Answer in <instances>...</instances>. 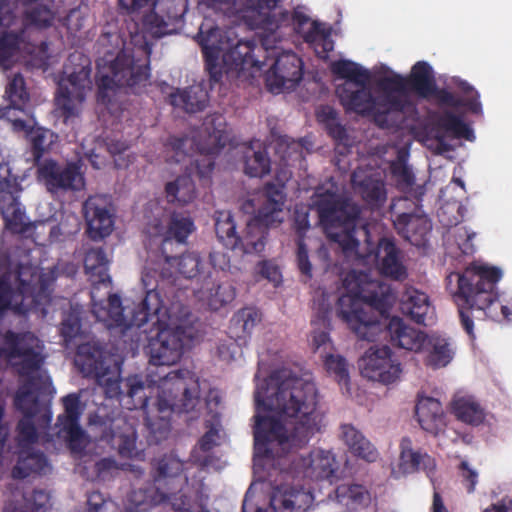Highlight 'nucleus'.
I'll return each mask as SVG.
<instances>
[{"label": "nucleus", "instance_id": "1", "mask_svg": "<svg viewBox=\"0 0 512 512\" xmlns=\"http://www.w3.org/2000/svg\"><path fill=\"white\" fill-rule=\"evenodd\" d=\"M254 399L255 455L283 459V465L288 462L285 470L294 479L327 480L332 484L337 467L331 452L314 450L308 456L296 453L321 428L315 384L281 370L257 385Z\"/></svg>", "mask_w": 512, "mask_h": 512}, {"label": "nucleus", "instance_id": "2", "mask_svg": "<svg viewBox=\"0 0 512 512\" xmlns=\"http://www.w3.org/2000/svg\"><path fill=\"white\" fill-rule=\"evenodd\" d=\"M75 362L85 375L104 382L108 398H117L129 410H143L145 426L156 442L167 438L170 433V415L174 410L187 413L199 402L198 381L188 369L171 370L165 374L163 371H150L148 381L161 390L155 399H151L138 375L125 379L105 378L109 367L99 346L90 343L80 345Z\"/></svg>", "mask_w": 512, "mask_h": 512}, {"label": "nucleus", "instance_id": "3", "mask_svg": "<svg viewBox=\"0 0 512 512\" xmlns=\"http://www.w3.org/2000/svg\"><path fill=\"white\" fill-rule=\"evenodd\" d=\"M346 295L339 297L336 314L362 340H387L392 346L419 352L427 334L408 326L399 317L382 325L379 319L363 308L367 304L385 319L397 300L391 285L373 279L369 273L352 270L343 279Z\"/></svg>", "mask_w": 512, "mask_h": 512}, {"label": "nucleus", "instance_id": "4", "mask_svg": "<svg viewBox=\"0 0 512 512\" xmlns=\"http://www.w3.org/2000/svg\"><path fill=\"white\" fill-rule=\"evenodd\" d=\"M38 337L30 331L0 332V357L9 360L19 377L25 381L18 388L14 405L23 414L17 424L18 439L21 446L34 444L38 440L33 418L41 414L45 423L52 419L51 399L55 390L48 377L34 375L44 364V356Z\"/></svg>", "mask_w": 512, "mask_h": 512}, {"label": "nucleus", "instance_id": "5", "mask_svg": "<svg viewBox=\"0 0 512 512\" xmlns=\"http://www.w3.org/2000/svg\"><path fill=\"white\" fill-rule=\"evenodd\" d=\"M456 276L458 289L454 299L461 325L470 337H474V312L495 321L511 320L512 299L507 304L498 300L496 285L502 278L500 268L473 264Z\"/></svg>", "mask_w": 512, "mask_h": 512}, {"label": "nucleus", "instance_id": "6", "mask_svg": "<svg viewBox=\"0 0 512 512\" xmlns=\"http://www.w3.org/2000/svg\"><path fill=\"white\" fill-rule=\"evenodd\" d=\"M380 94L373 96L367 84L344 83L336 87V95L347 113L372 116L375 124L382 129L399 126L400 115L411 105L401 95L402 75L393 74L381 78L378 83Z\"/></svg>", "mask_w": 512, "mask_h": 512}, {"label": "nucleus", "instance_id": "7", "mask_svg": "<svg viewBox=\"0 0 512 512\" xmlns=\"http://www.w3.org/2000/svg\"><path fill=\"white\" fill-rule=\"evenodd\" d=\"M196 39L203 53L205 69L214 83L222 79L220 57L226 72L262 66L253 55L255 43L238 39L233 28L221 29L211 23H202Z\"/></svg>", "mask_w": 512, "mask_h": 512}, {"label": "nucleus", "instance_id": "8", "mask_svg": "<svg viewBox=\"0 0 512 512\" xmlns=\"http://www.w3.org/2000/svg\"><path fill=\"white\" fill-rule=\"evenodd\" d=\"M402 81L401 95L407 99L410 93H415L423 99L433 97L440 106L464 107L473 114L482 112L480 95L472 85L460 78L454 79V84L463 94V97L456 96L446 88H439L432 67L425 61L416 62L412 66L410 74L402 76Z\"/></svg>", "mask_w": 512, "mask_h": 512}, {"label": "nucleus", "instance_id": "9", "mask_svg": "<svg viewBox=\"0 0 512 512\" xmlns=\"http://www.w3.org/2000/svg\"><path fill=\"white\" fill-rule=\"evenodd\" d=\"M313 206L319 223L331 241L337 243L346 254L358 248L356 233L360 208L357 204L327 190L315 195Z\"/></svg>", "mask_w": 512, "mask_h": 512}, {"label": "nucleus", "instance_id": "10", "mask_svg": "<svg viewBox=\"0 0 512 512\" xmlns=\"http://www.w3.org/2000/svg\"><path fill=\"white\" fill-rule=\"evenodd\" d=\"M17 290L13 291L10 276L0 277V317L11 308L20 315L41 312L46 314V306L51 301L48 284L29 265L18 264L16 269Z\"/></svg>", "mask_w": 512, "mask_h": 512}, {"label": "nucleus", "instance_id": "11", "mask_svg": "<svg viewBox=\"0 0 512 512\" xmlns=\"http://www.w3.org/2000/svg\"><path fill=\"white\" fill-rule=\"evenodd\" d=\"M150 60L147 54L143 59L136 58L126 50H121L107 66V72L97 78V101L102 104L110 102V91L127 88L139 94L148 84L150 78Z\"/></svg>", "mask_w": 512, "mask_h": 512}, {"label": "nucleus", "instance_id": "12", "mask_svg": "<svg viewBox=\"0 0 512 512\" xmlns=\"http://www.w3.org/2000/svg\"><path fill=\"white\" fill-rule=\"evenodd\" d=\"M284 183L277 185L268 182L264 186L265 201L258 209L257 214L251 218L245 231L239 235V244L236 250L244 254H260L264 251L268 236V229L282 223L280 217L285 204Z\"/></svg>", "mask_w": 512, "mask_h": 512}, {"label": "nucleus", "instance_id": "13", "mask_svg": "<svg viewBox=\"0 0 512 512\" xmlns=\"http://www.w3.org/2000/svg\"><path fill=\"white\" fill-rule=\"evenodd\" d=\"M91 60L81 52L69 55L64 65L65 77L58 86L55 102L61 115L68 120L78 114V105L86 97L87 91L92 89Z\"/></svg>", "mask_w": 512, "mask_h": 512}, {"label": "nucleus", "instance_id": "14", "mask_svg": "<svg viewBox=\"0 0 512 512\" xmlns=\"http://www.w3.org/2000/svg\"><path fill=\"white\" fill-rule=\"evenodd\" d=\"M119 6L134 21L131 35L143 33L158 39L173 33L180 21L172 2L164 6L154 0H119Z\"/></svg>", "mask_w": 512, "mask_h": 512}, {"label": "nucleus", "instance_id": "15", "mask_svg": "<svg viewBox=\"0 0 512 512\" xmlns=\"http://www.w3.org/2000/svg\"><path fill=\"white\" fill-rule=\"evenodd\" d=\"M159 318V321L157 318L149 321L157 330L156 336L149 339L146 348L149 363L156 367L171 366L183 355L185 329L174 323L162 300Z\"/></svg>", "mask_w": 512, "mask_h": 512}, {"label": "nucleus", "instance_id": "16", "mask_svg": "<svg viewBox=\"0 0 512 512\" xmlns=\"http://www.w3.org/2000/svg\"><path fill=\"white\" fill-rule=\"evenodd\" d=\"M21 59L37 68L46 66L49 60L47 41L35 42L20 28L0 31V68L9 70Z\"/></svg>", "mask_w": 512, "mask_h": 512}, {"label": "nucleus", "instance_id": "17", "mask_svg": "<svg viewBox=\"0 0 512 512\" xmlns=\"http://www.w3.org/2000/svg\"><path fill=\"white\" fill-rule=\"evenodd\" d=\"M365 236V244L352 251L366 264H375L379 273L393 280L402 281L407 278L408 272L404 264V253L397 246L395 240L389 237H382L374 245L369 239V231L363 226L361 228Z\"/></svg>", "mask_w": 512, "mask_h": 512}, {"label": "nucleus", "instance_id": "18", "mask_svg": "<svg viewBox=\"0 0 512 512\" xmlns=\"http://www.w3.org/2000/svg\"><path fill=\"white\" fill-rule=\"evenodd\" d=\"M146 289V295L142 302L131 311V315H125V309H112L104 307L102 304L94 303L93 313L99 321L106 323L108 328H122L124 330L132 327L142 328L153 318L159 321V312L161 311L160 293L155 289H148L146 280L143 278Z\"/></svg>", "mask_w": 512, "mask_h": 512}, {"label": "nucleus", "instance_id": "19", "mask_svg": "<svg viewBox=\"0 0 512 512\" xmlns=\"http://www.w3.org/2000/svg\"><path fill=\"white\" fill-rule=\"evenodd\" d=\"M181 489L168 487V491L164 492L161 487L154 484H146L138 489H133L127 495L125 512H148L166 502H169L176 512H192L190 510V499L181 492ZM242 512H247L246 499L242 505ZM257 512H262V509L258 508Z\"/></svg>", "mask_w": 512, "mask_h": 512}, {"label": "nucleus", "instance_id": "20", "mask_svg": "<svg viewBox=\"0 0 512 512\" xmlns=\"http://www.w3.org/2000/svg\"><path fill=\"white\" fill-rule=\"evenodd\" d=\"M37 176L48 192H77L85 187V178L80 167L73 163L60 165L53 159H46L37 166Z\"/></svg>", "mask_w": 512, "mask_h": 512}, {"label": "nucleus", "instance_id": "21", "mask_svg": "<svg viewBox=\"0 0 512 512\" xmlns=\"http://www.w3.org/2000/svg\"><path fill=\"white\" fill-rule=\"evenodd\" d=\"M64 413L57 417V435L62 437L72 452H82L85 448V431L80 426V418L84 411L78 393H70L62 399Z\"/></svg>", "mask_w": 512, "mask_h": 512}, {"label": "nucleus", "instance_id": "22", "mask_svg": "<svg viewBox=\"0 0 512 512\" xmlns=\"http://www.w3.org/2000/svg\"><path fill=\"white\" fill-rule=\"evenodd\" d=\"M22 191L20 183L14 176L0 179V214L5 228L12 234H23L30 228L26 221L25 209L19 202Z\"/></svg>", "mask_w": 512, "mask_h": 512}, {"label": "nucleus", "instance_id": "23", "mask_svg": "<svg viewBox=\"0 0 512 512\" xmlns=\"http://www.w3.org/2000/svg\"><path fill=\"white\" fill-rule=\"evenodd\" d=\"M363 377L388 385L399 379L402 372L400 363L392 359V351L387 346L370 347L359 360Z\"/></svg>", "mask_w": 512, "mask_h": 512}, {"label": "nucleus", "instance_id": "24", "mask_svg": "<svg viewBox=\"0 0 512 512\" xmlns=\"http://www.w3.org/2000/svg\"><path fill=\"white\" fill-rule=\"evenodd\" d=\"M194 230L195 225L191 217L181 212L171 213L167 226H164L160 220H155L146 227L150 237H161L160 249L166 263H170L172 259L168 246H172L173 242L185 244Z\"/></svg>", "mask_w": 512, "mask_h": 512}, {"label": "nucleus", "instance_id": "25", "mask_svg": "<svg viewBox=\"0 0 512 512\" xmlns=\"http://www.w3.org/2000/svg\"><path fill=\"white\" fill-rule=\"evenodd\" d=\"M303 78V61L292 51L278 55L266 75V86L272 93H279L283 88L291 89Z\"/></svg>", "mask_w": 512, "mask_h": 512}, {"label": "nucleus", "instance_id": "26", "mask_svg": "<svg viewBox=\"0 0 512 512\" xmlns=\"http://www.w3.org/2000/svg\"><path fill=\"white\" fill-rule=\"evenodd\" d=\"M411 203L407 198H399L391 206V213L394 217L393 224L398 234L415 246H423L428 241V235L432 230L430 219L418 212L396 213L395 209L399 205Z\"/></svg>", "mask_w": 512, "mask_h": 512}, {"label": "nucleus", "instance_id": "27", "mask_svg": "<svg viewBox=\"0 0 512 512\" xmlns=\"http://www.w3.org/2000/svg\"><path fill=\"white\" fill-rule=\"evenodd\" d=\"M83 213L87 223V234L94 241L109 236L114 227V217L108 207L107 198L90 196L83 203Z\"/></svg>", "mask_w": 512, "mask_h": 512}, {"label": "nucleus", "instance_id": "28", "mask_svg": "<svg viewBox=\"0 0 512 512\" xmlns=\"http://www.w3.org/2000/svg\"><path fill=\"white\" fill-rule=\"evenodd\" d=\"M5 95L9 100V105L0 109V117L6 118L11 123L13 131H26L29 123L16 115V112L28 115L25 106L30 99L24 77L20 73L10 79L5 89Z\"/></svg>", "mask_w": 512, "mask_h": 512}, {"label": "nucleus", "instance_id": "29", "mask_svg": "<svg viewBox=\"0 0 512 512\" xmlns=\"http://www.w3.org/2000/svg\"><path fill=\"white\" fill-rule=\"evenodd\" d=\"M354 190L371 208H380L387 199L385 183L379 174L364 169H356L351 175Z\"/></svg>", "mask_w": 512, "mask_h": 512}, {"label": "nucleus", "instance_id": "30", "mask_svg": "<svg viewBox=\"0 0 512 512\" xmlns=\"http://www.w3.org/2000/svg\"><path fill=\"white\" fill-rule=\"evenodd\" d=\"M419 352L424 353L425 366L434 370L446 367L454 358L455 348L452 342L441 335H426Z\"/></svg>", "mask_w": 512, "mask_h": 512}, {"label": "nucleus", "instance_id": "31", "mask_svg": "<svg viewBox=\"0 0 512 512\" xmlns=\"http://www.w3.org/2000/svg\"><path fill=\"white\" fill-rule=\"evenodd\" d=\"M415 415L421 428L437 435L446 425L441 402L433 397L418 395Z\"/></svg>", "mask_w": 512, "mask_h": 512}, {"label": "nucleus", "instance_id": "32", "mask_svg": "<svg viewBox=\"0 0 512 512\" xmlns=\"http://www.w3.org/2000/svg\"><path fill=\"white\" fill-rule=\"evenodd\" d=\"M312 502L311 491L303 486L278 489L270 500L275 512H305Z\"/></svg>", "mask_w": 512, "mask_h": 512}, {"label": "nucleus", "instance_id": "33", "mask_svg": "<svg viewBox=\"0 0 512 512\" xmlns=\"http://www.w3.org/2000/svg\"><path fill=\"white\" fill-rule=\"evenodd\" d=\"M183 471L184 462L172 455H164L157 462L153 484L158 487L171 485L172 489L182 488L188 481Z\"/></svg>", "mask_w": 512, "mask_h": 512}, {"label": "nucleus", "instance_id": "34", "mask_svg": "<svg viewBox=\"0 0 512 512\" xmlns=\"http://www.w3.org/2000/svg\"><path fill=\"white\" fill-rule=\"evenodd\" d=\"M209 101L208 92L200 85H192L185 89L177 88L169 95V103L187 113L203 111Z\"/></svg>", "mask_w": 512, "mask_h": 512}, {"label": "nucleus", "instance_id": "35", "mask_svg": "<svg viewBox=\"0 0 512 512\" xmlns=\"http://www.w3.org/2000/svg\"><path fill=\"white\" fill-rule=\"evenodd\" d=\"M399 305L404 315L418 324H424L430 310V300L426 293L411 286L406 287L400 296Z\"/></svg>", "mask_w": 512, "mask_h": 512}, {"label": "nucleus", "instance_id": "36", "mask_svg": "<svg viewBox=\"0 0 512 512\" xmlns=\"http://www.w3.org/2000/svg\"><path fill=\"white\" fill-rule=\"evenodd\" d=\"M110 261L102 247L88 249L84 257V269L92 285L109 286L111 277L108 274Z\"/></svg>", "mask_w": 512, "mask_h": 512}, {"label": "nucleus", "instance_id": "37", "mask_svg": "<svg viewBox=\"0 0 512 512\" xmlns=\"http://www.w3.org/2000/svg\"><path fill=\"white\" fill-rule=\"evenodd\" d=\"M410 438L405 437L401 440L400 448V466L405 472H416L423 470L427 476L431 477L436 468L434 458L427 453H421L412 449Z\"/></svg>", "mask_w": 512, "mask_h": 512}, {"label": "nucleus", "instance_id": "38", "mask_svg": "<svg viewBox=\"0 0 512 512\" xmlns=\"http://www.w3.org/2000/svg\"><path fill=\"white\" fill-rule=\"evenodd\" d=\"M331 36V26L315 20L311 22L310 28L303 33L302 38L313 48L319 58L326 59L334 49V41Z\"/></svg>", "mask_w": 512, "mask_h": 512}, {"label": "nucleus", "instance_id": "39", "mask_svg": "<svg viewBox=\"0 0 512 512\" xmlns=\"http://www.w3.org/2000/svg\"><path fill=\"white\" fill-rule=\"evenodd\" d=\"M341 430L345 444L355 456L367 462L377 460L379 455L377 449L359 430L351 424L342 425Z\"/></svg>", "mask_w": 512, "mask_h": 512}, {"label": "nucleus", "instance_id": "40", "mask_svg": "<svg viewBox=\"0 0 512 512\" xmlns=\"http://www.w3.org/2000/svg\"><path fill=\"white\" fill-rule=\"evenodd\" d=\"M271 171V161L259 141L251 142L244 152V172L250 177L263 178Z\"/></svg>", "mask_w": 512, "mask_h": 512}, {"label": "nucleus", "instance_id": "41", "mask_svg": "<svg viewBox=\"0 0 512 512\" xmlns=\"http://www.w3.org/2000/svg\"><path fill=\"white\" fill-rule=\"evenodd\" d=\"M261 320L259 312L252 307H246L238 310L230 319L228 326L229 336L237 342L245 343L254 329L255 325Z\"/></svg>", "mask_w": 512, "mask_h": 512}, {"label": "nucleus", "instance_id": "42", "mask_svg": "<svg viewBox=\"0 0 512 512\" xmlns=\"http://www.w3.org/2000/svg\"><path fill=\"white\" fill-rule=\"evenodd\" d=\"M452 413L466 424L478 426L485 420V409L473 396H458L451 403Z\"/></svg>", "mask_w": 512, "mask_h": 512}, {"label": "nucleus", "instance_id": "43", "mask_svg": "<svg viewBox=\"0 0 512 512\" xmlns=\"http://www.w3.org/2000/svg\"><path fill=\"white\" fill-rule=\"evenodd\" d=\"M110 437L117 441L122 455L130 454L135 449L136 429L125 417L118 416L110 423Z\"/></svg>", "mask_w": 512, "mask_h": 512}, {"label": "nucleus", "instance_id": "44", "mask_svg": "<svg viewBox=\"0 0 512 512\" xmlns=\"http://www.w3.org/2000/svg\"><path fill=\"white\" fill-rule=\"evenodd\" d=\"M55 19L54 12L47 6L38 5L27 9L22 15L21 30L31 39L34 31H41L53 25Z\"/></svg>", "mask_w": 512, "mask_h": 512}, {"label": "nucleus", "instance_id": "45", "mask_svg": "<svg viewBox=\"0 0 512 512\" xmlns=\"http://www.w3.org/2000/svg\"><path fill=\"white\" fill-rule=\"evenodd\" d=\"M47 464V458L42 452L23 450L12 468L11 475L14 479H25L32 474L43 472Z\"/></svg>", "mask_w": 512, "mask_h": 512}, {"label": "nucleus", "instance_id": "46", "mask_svg": "<svg viewBox=\"0 0 512 512\" xmlns=\"http://www.w3.org/2000/svg\"><path fill=\"white\" fill-rule=\"evenodd\" d=\"M165 195L169 203L183 206L196 197L195 184L189 176H178L166 183Z\"/></svg>", "mask_w": 512, "mask_h": 512}, {"label": "nucleus", "instance_id": "47", "mask_svg": "<svg viewBox=\"0 0 512 512\" xmlns=\"http://www.w3.org/2000/svg\"><path fill=\"white\" fill-rule=\"evenodd\" d=\"M216 236L226 248L236 250L239 244L237 224L230 211H218L215 216Z\"/></svg>", "mask_w": 512, "mask_h": 512}, {"label": "nucleus", "instance_id": "48", "mask_svg": "<svg viewBox=\"0 0 512 512\" xmlns=\"http://www.w3.org/2000/svg\"><path fill=\"white\" fill-rule=\"evenodd\" d=\"M330 69L336 77L345 79V83L364 85L370 81L369 71L351 60L341 59L334 61Z\"/></svg>", "mask_w": 512, "mask_h": 512}, {"label": "nucleus", "instance_id": "49", "mask_svg": "<svg viewBox=\"0 0 512 512\" xmlns=\"http://www.w3.org/2000/svg\"><path fill=\"white\" fill-rule=\"evenodd\" d=\"M437 126L456 139L473 141L475 139L472 128L464 120L451 111L443 112L436 121Z\"/></svg>", "mask_w": 512, "mask_h": 512}, {"label": "nucleus", "instance_id": "50", "mask_svg": "<svg viewBox=\"0 0 512 512\" xmlns=\"http://www.w3.org/2000/svg\"><path fill=\"white\" fill-rule=\"evenodd\" d=\"M330 313L331 306L329 304H320L311 320V324L315 327L312 334V343L316 349L329 341Z\"/></svg>", "mask_w": 512, "mask_h": 512}, {"label": "nucleus", "instance_id": "51", "mask_svg": "<svg viewBox=\"0 0 512 512\" xmlns=\"http://www.w3.org/2000/svg\"><path fill=\"white\" fill-rule=\"evenodd\" d=\"M24 132L30 138L32 155L36 165L38 166L44 153L54 142L56 135L51 130L42 127L34 129L30 124L27 130Z\"/></svg>", "mask_w": 512, "mask_h": 512}, {"label": "nucleus", "instance_id": "52", "mask_svg": "<svg viewBox=\"0 0 512 512\" xmlns=\"http://www.w3.org/2000/svg\"><path fill=\"white\" fill-rule=\"evenodd\" d=\"M236 297V289L229 281L213 283L206 295L208 306L217 311L230 304Z\"/></svg>", "mask_w": 512, "mask_h": 512}, {"label": "nucleus", "instance_id": "53", "mask_svg": "<svg viewBox=\"0 0 512 512\" xmlns=\"http://www.w3.org/2000/svg\"><path fill=\"white\" fill-rule=\"evenodd\" d=\"M236 0H207V5L215 10H222V5L230 6ZM279 0H245L247 11L257 14L259 17L267 15L274 10Z\"/></svg>", "mask_w": 512, "mask_h": 512}, {"label": "nucleus", "instance_id": "54", "mask_svg": "<svg viewBox=\"0 0 512 512\" xmlns=\"http://www.w3.org/2000/svg\"><path fill=\"white\" fill-rule=\"evenodd\" d=\"M171 261L168 263L171 266L176 265L178 272L185 278L192 279L196 277L202 267V260L198 253L187 252L180 257L171 254Z\"/></svg>", "mask_w": 512, "mask_h": 512}, {"label": "nucleus", "instance_id": "55", "mask_svg": "<svg viewBox=\"0 0 512 512\" xmlns=\"http://www.w3.org/2000/svg\"><path fill=\"white\" fill-rule=\"evenodd\" d=\"M335 495L338 502L342 503L348 499L353 504L368 505L371 501L370 493L368 490L358 484L352 485H339L335 489Z\"/></svg>", "mask_w": 512, "mask_h": 512}, {"label": "nucleus", "instance_id": "56", "mask_svg": "<svg viewBox=\"0 0 512 512\" xmlns=\"http://www.w3.org/2000/svg\"><path fill=\"white\" fill-rule=\"evenodd\" d=\"M192 143L193 140L187 136H170L164 145L165 152L167 153L166 161L174 163L182 162L186 158V156L189 155L186 149L187 145L189 144L191 146Z\"/></svg>", "mask_w": 512, "mask_h": 512}, {"label": "nucleus", "instance_id": "57", "mask_svg": "<svg viewBox=\"0 0 512 512\" xmlns=\"http://www.w3.org/2000/svg\"><path fill=\"white\" fill-rule=\"evenodd\" d=\"M325 367L329 374L334 375L339 384L349 383V373L346 359L340 355L330 354L325 359Z\"/></svg>", "mask_w": 512, "mask_h": 512}, {"label": "nucleus", "instance_id": "58", "mask_svg": "<svg viewBox=\"0 0 512 512\" xmlns=\"http://www.w3.org/2000/svg\"><path fill=\"white\" fill-rule=\"evenodd\" d=\"M81 331V321L77 314L69 313L67 314L62 322L60 327V334L63 337L65 342H70L74 338H76Z\"/></svg>", "mask_w": 512, "mask_h": 512}, {"label": "nucleus", "instance_id": "59", "mask_svg": "<svg viewBox=\"0 0 512 512\" xmlns=\"http://www.w3.org/2000/svg\"><path fill=\"white\" fill-rule=\"evenodd\" d=\"M296 262L300 273L306 277L307 280L312 278V264L309 260L307 246L305 240L299 238L296 240Z\"/></svg>", "mask_w": 512, "mask_h": 512}, {"label": "nucleus", "instance_id": "60", "mask_svg": "<svg viewBox=\"0 0 512 512\" xmlns=\"http://www.w3.org/2000/svg\"><path fill=\"white\" fill-rule=\"evenodd\" d=\"M222 147H224V144H220L217 147L209 149L205 154L201 155L200 158L195 160V166L200 177H207L212 173L215 166V161L212 155L218 152Z\"/></svg>", "mask_w": 512, "mask_h": 512}, {"label": "nucleus", "instance_id": "61", "mask_svg": "<svg viewBox=\"0 0 512 512\" xmlns=\"http://www.w3.org/2000/svg\"><path fill=\"white\" fill-rule=\"evenodd\" d=\"M461 482L468 493L475 491L478 482V473L475 469L471 468L466 460L460 462L458 466Z\"/></svg>", "mask_w": 512, "mask_h": 512}, {"label": "nucleus", "instance_id": "62", "mask_svg": "<svg viewBox=\"0 0 512 512\" xmlns=\"http://www.w3.org/2000/svg\"><path fill=\"white\" fill-rule=\"evenodd\" d=\"M326 130L328 135L338 145H343L345 147H350L352 145V141L350 139L346 127L342 125L339 121L329 123L328 126H326Z\"/></svg>", "mask_w": 512, "mask_h": 512}, {"label": "nucleus", "instance_id": "63", "mask_svg": "<svg viewBox=\"0 0 512 512\" xmlns=\"http://www.w3.org/2000/svg\"><path fill=\"white\" fill-rule=\"evenodd\" d=\"M265 16V21L268 25V28L271 30L278 29L281 27L289 26L292 22V13L287 10L280 11L278 14L269 15V13Z\"/></svg>", "mask_w": 512, "mask_h": 512}, {"label": "nucleus", "instance_id": "64", "mask_svg": "<svg viewBox=\"0 0 512 512\" xmlns=\"http://www.w3.org/2000/svg\"><path fill=\"white\" fill-rule=\"evenodd\" d=\"M88 512H107V500L99 491H93L87 499Z\"/></svg>", "mask_w": 512, "mask_h": 512}]
</instances>
